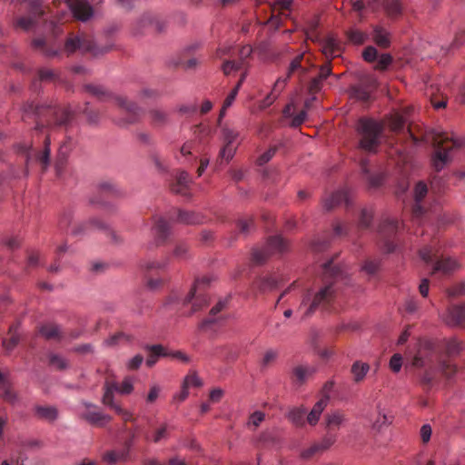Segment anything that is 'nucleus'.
I'll return each instance as SVG.
<instances>
[{"instance_id": "f3484780", "label": "nucleus", "mask_w": 465, "mask_h": 465, "mask_svg": "<svg viewBox=\"0 0 465 465\" xmlns=\"http://www.w3.org/2000/svg\"><path fill=\"white\" fill-rule=\"evenodd\" d=\"M81 418L93 426L102 427L112 420L111 416L100 411H89L82 414Z\"/></svg>"}, {"instance_id": "2f4dec72", "label": "nucleus", "mask_w": 465, "mask_h": 465, "mask_svg": "<svg viewBox=\"0 0 465 465\" xmlns=\"http://www.w3.org/2000/svg\"><path fill=\"white\" fill-rule=\"evenodd\" d=\"M439 367L442 375L447 379L452 378L457 372V365L450 360H440Z\"/></svg>"}, {"instance_id": "a18cd8bd", "label": "nucleus", "mask_w": 465, "mask_h": 465, "mask_svg": "<svg viewBox=\"0 0 465 465\" xmlns=\"http://www.w3.org/2000/svg\"><path fill=\"white\" fill-rule=\"evenodd\" d=\"M305 413V409L296 408L289 412L288 417L293 423H295L296 425H300L302 424L303 422Z\"/></svg>"}, {"instance_id": "ea45409f", "label": "nucleus", "mask_w": 465, "mask_h": 465, "mask_svg": "<svg viewBox=\"0 0 465 465\" xmlns=\"http://www.w3.org/2000/svg\"><path fill=\"white\" fill-rule=\"evenodd\" d=\"M38 79L41 82H54L59 78L58 74L48 68H40L37 72Z\"/></svg>"}, {"instance_id": "7c9ffc66", "label": "nucleus", "mask_w": 465, "mask_h": 465, "mask_svg": "<svg viewBox=\"0 0 465 465\" xmlns=\"http://www.w3.org/2000/svg\"><path fill=\"white\" fill-rule=\"evenodd\" d=\"M141 24L143 26H153L156 33H162L165 28V23L163 21L151 15H143Z\"/></svg>"}, {"instance_id": "052dcab7", "label": "nucleus", "mask_w": 465, "mask_h": 465, "mask_svg": "<svg viewBox=\"0 0 465 465\" xmlns=\"http://www.w3.org/2000/svg\"><path fill=\"white\" fill-rule=\"evenodd\" d=\"M277 147H270L266 152H264L262 154H261L258 159L257 163L259 165H263L267 163L276 153Z\"/></svg>"}, {"instance_id": "c03bdc74", "label": "nucleus", "mask_w": 465, "mask_h": 465, "mask_svg": "<svg viewBox=\"0 0 465 465\" xmlns=\"http://www.w3.org/2000/svg\"><path fill=\"white\" fill-rule=\"evenodd\" d=\"M308 373V370L303 366H296L292 370V376L294 378V381L299 385H302L306 381V376Z\"/></svg>"}, {"instance_id": "13d9d810", "label": "nucleus", "mask_w": 465, "mask_h": 465, "mask_svg": "<svg viewBox=\"0 0 465 465\" xmlns=\"http://www.w3.org/2000/svg\"><path fill=\"white\" fill-rule=\"evenodd\" d=\"M124 339L127 341H130L132 340L131 336L125 334L124 332L119 331L114 333V335L110 336L106 341L105 343L108 346H114L118 344L119 341Z\"/></svg>"}, {"instance_id": "e433bc0d", "label": "nucleus", "mask_w": 465, "mask_h": 465, "mask_svg": "<svg viewBox=\"0 0 465 465\" xmlns=\"http://www.w3.org/2000/svg\"><path fill=\"white\" fill-rule=\"evenodd\" d=\"M236 226L241 233L246 235L254 228V219L252 216L238 219L236 221Z\"/></svg>"}, {"instance_id": "b1692460", "label": "nucleus", "mask_w": 465, "mask_h": 465, "mask_svg": "<svg viewBox=\"0 0 465 465\" xmlns=\"http://www.w3.org/2000/svg\"><path fill=\"white\" fill-rule=\"evenodd\" d=\"M35 415L42 420H48L50 422L54 421L58 417V411L54 406H40L35 407Z\"/></svg>"}, {"instance_id": "c9c22d12", "label": "nucleus", "mask_w": 465, "mask_h": 465, "mask_svg": "<svg viewBox=\"0 0 465 465\" xmlns=\"http://www.w3.org/2000/svg\"><path fill=\"white\" fill-rule=\"evenodd\" d=\"M272 255V252L268 250L266 245L262 249H253L252 259L257 264H262Z\"/></svg>"}, {"instance_id": "69168bd1", "label": "nucleus", "mask_w": 465, "mask_h": 465, "mask_svg": "<svg viewBox=\"0 0 465 465\" xmlns=\"http://www.w3.org/2000/svg\"><path fill=\"white\" fill-rule=\"evenodd\" d=\"M189 247L185 243L176 245L173 250V255L177 259H186L188 257Z\"/></svg>"}, {"instance_id": "de8ad7c7", "label": "nucleus", "mask_w": 465, "mask_h": 465, "mask_svg": "<svg viewBox=\"0 0 465 465\" xmlns=\"http://www.w3.org/2000/svg\"><path fill=\"white\" fill-rule=\"evenodd\" d=\"M114 391H115V390L114 389L113 384L109 385L106 382L105 385H104V393L103 398H102L103 404L107 405L109 407H111L112 405L114 404Z\"/></svg>"}, {"instance_id": "6e6552de", "label": "nucleus", "mask_w": 465, "mask_h": 465, "mask_svg": "<svg viewBox=\"0 0 465 465\" xmlns=\"http://www.w3.org/2000/svg\"><path fill=\"white\" fill-rule=\"evenodd\" d=\"M209 282H210V280L206 277H204L201 280H196L193 286L191 288L190 292L184 298V301H183L184 304L193 302L191 314H193L196 312H199L202 309H203L204 307L208 306L209 299L207 298V296L202 295V294L195 296V292H196V287L198 284H200V283L209 284Z\"/></svg>"}, {"instance_id": "473e14b6", "label": "nucleus", "mask_w": 465, "mask_h": 465, "mask_svg": "<svg viewBox=\"0 0 465 465\" xmlns=\"http://www.w3.org/2000/svg\"><path fill=\"white\" fill-rule=\"evenodd\" d=\"M37 23L32 16H20L14 22L15 28H20L25 32L31 30Z\"/></svg>"}, {"instance_id": "c756f323", "label": "nucleus", "mask_w": 465, "mask_h": 465, "mask_svg": "<svg viewBox=\"0 0 465 465\" xmlns=\"http://www.w3.org/2000/svg\"><path fill=\"white\" fill-rule=\"evenodd\" d=\"M46 7L44 5L43 0H31L28 3V12L30 16L38 19L45 15Z\"/></svg>"}, {"instance_id": "49530a36", "label": "nucleus", "mask_w": 465, "mask_h": 465, "mask_svg": "<svg viewBox=\"0 0 465 465\" xmlns=\"http://www.w3.org/2000/svg\"><path fill=\"white\" fill-rule=\"evenodd\" d=\"M336 441V436L333 434H326L320 442L316 443L318 445L320 451L323 452L330 449L334 442Z\"/></svg>"}, {"instance_id": "8fccbe9b", "label": "nucleus", "mask_w": 465, "mask_h": 465, "mask_svg": "<svg viewBox=\"0 0 465 465\" xmlns=\"http://www.w3.org/2000/svg\"><path fill=\"white\" fill-rule=\"evenodd\" d=\"M188 388L193 386L200 388L203 386V381L196 372L189 373L186 375L183 381Z\"/></svg>"}, {"instance_id": "6ab92c4d", "label": "nucleus", "mask_w": 465, "mask_h": 465, "mask_svg": "<svg viewBox=\"0 0 465 465\" xmlns=\"http://www.w3.org/2000/svg\"><path fill=\"white\" fill-rule=\"evenodd\" d=\"M382 8L390 18H397L401 15L403 5L401 0H384Z\"/></svg>"}, {"instance_id": "4468645a", "label": "nucleus", "mask_w": 465, "mask_h": 465, "mask_svg": "<svg viewBox=\"0 0 465 465\" xmlns=\"http://www.w3.org/2000/svg\"><path fill=\"white\" fill-rule=\"evenodd\" d=\"M376 87L375 81H372L368 86L358 84L352 85L349 89L350 97L361 102H367L371 97L370 87Z\"/></svg>"}, {"instance_id": "680f3d73", "label": "nucleus", "mask_w": 465, "mask_h": 465, "mask_svg": "<svg viewBox=\"0 0 465 465\" xmlns=\"http://www.w3.org/2000/svg\"><path fill=\"white\" fill-rule=\"evenodd\" d=\"M378 56L377 49L371 45L367 46L362 52L363 59L368 63H373Z\"/></svg>"}, {"instance_id": "774afa93", "label": "nucleus", "mask_w": 465, "mask_h": 465, "mask_svg": "<svg viewBox=\"0 0 465 465\" xmlns=\"http://www.w3.org/2000/svg\"><path fill=\"white\" fill-rule=\"evenodd\" d=\"M380 268V262L378 261H366L362 266V270L370 275L375 274Z\"/></svg>"}, {"instance_id": "cd10ccee", "label": "nucleus", "mask_w": 465, "mask_h": 465, "mask_svg": "<svg viewBox=\"0 0 465 465\" xmlns=\"http://www.w3.org/2000/svg\"><path fill=\"white\" fill-rule=\"evenodd\" d=\"M38 331L45 340L61 339V329L56 324L42 325Z\"/></svg>"}, {"instance_id": "dca6fc26", "label": "nucleus", "mask_w": 465, "mask_h": 465, "mask_svg": "<svg viewBox=\"0 0 465 465\" xmlns=\"http://www.w3.org/2000/svg\"><path fill=\"white\" fill-rule=\"evenodd\" d=\"M329 399L330 397L325 395L314 404L307 416V421L309 424L315 425L319 421L321 414L328 404Z\"/></svg>"}, {"instance_id": "f8f14e48", "label": "nucleus", "mask_w": 465, "mask_h": 465, "mask_svg": "<svg viewBox=\"0 0 465 465\" xmlns=\"http://www.w3.org/2000/svg\"><path fill=\"white\" fill-rule=\"evenodd\" d=\"M345 203L347 205L350 204L349 197L346 191H337L332 193L330 196L326 197L322 201V205L325 211L330 212L335 207Z\"/></svg>"}, {"instance_id": "f257e3e1", "label": "nucleus", "mask_w": 465, "mask_h": 465, "mask_svg": "<svg viewBox=\"0 0 465 465\" xmlns=\"http://www.w3.org/2000/svg\"><path fill=\"white\" fill-rule=\"evenodd\" d=\"M25 114H34L38 118L48 117V127L66 126L72 121L74 113L67 106L39 104L27 101L22 106Z\"/></svg>"}, {"instance_id": "4c0bfd02", "label": "nucleus", "mask_w": 465, "mask_h": 465, "mask_svg": "<svg viewBox=\"0 0 465 465\" xmlns=\"http://www.w3.org/2000/svg\"><path fill=\"white\" fill-rule=\"evenodd\" d=\"M461 351L460 343L456 338H451L446 341L445 354L448 357H453L460 354Z\"/></svg>"}, {"instance_id": "9b49d317", "label": "nucleus", "mask_w": 465, "mask_h": 465, "mask_svg": "<svg viewBox=\"0 0 465 465\" xmlns=\"http://www.w3.org/2000/svg\"><path fill=\"white\" fill-rule=\"evenodd\" d=\"M149 352L145 364L147 367L152 368L158 361L161 357H169L170 353L166 348L162 344L145 345L143 347Z\"/></svg>"}, {"instance_id": "9d476101", "label": "nucleus", "mask_w": 465, "mask_h": 465, "mask_svg": "<svg viewBox=\"0 0 465 465\" xmlns=\"http://www.w3.org/2000/svg\"><path fill=\"white\" fill-rule=\"evenodd\" d=\"M74 17L79 21L86 22L94 15V9L90 4L84 1H77L73 3L72 1L67 3Z\"/></svg>"}, {"instance_id": "4be33fe9", "label": "nucleus", "mask_w": 465, "mask_h": 465, "mask_svg": "<svg viewBox=\"0 0 465 465\" xmlns=\"http://www.w3.org/2000/svg\"><path fill=\"white\" fill-rule=\"evenodd\" d=\"M370 368L369 363L361 362V361H354L351 368L353 381L356 383L362 381Z\"/></svg>"}, {"instance_id": "603ef678", "label": "nucleus", "mask_w": 465, "mask_h": 465, "mask_svg": "<svg viewBox=\"0 0 465 465\" xmlns=\"http://www.w3.org/2000/svg\"><path fill=\"white\" fill-rule=\"evenodd\" d=\"M3 392L0 394V396L10 403H15L17 400V396L15 392L11 389V387L7 384H3L2 386Z\"/></svg>"}, {"instance_id": "423d86ee", "label": "nucleus", "mask_w": 465, "mask_h": 465, "mask_svg": "<svg viewBox=\"0 0 465 465\" xmlns=\"http://www.w3.org/2000/svg\"><path fill=\"white\" fill-rule=\"evenodd\" d=\"M441 349L440 341L438 339L421 337L417 341V351L412 360V365L422 368L433 362V358Z\"/></svg>"}, {"instance_id": "1a4fd4ad", "label": "nucleus", "mask_w": 465, "mask_h": 465, "mask_svg": "<svg viewBox=\"0 0 465 465\" xmlns=\"http://www.w3.org/2000/svg\"><path fill=\"white\" fill-rule=\"evenodd\" d=\"M443 322L450 327H458L464 324L465 303L450 305L443 317Z\"/></svg>"}, {"instance_id": "aec40b11", "label": "nucleus", "mask_w": 465, "mask_h": 465, "mask_svg": "<svg viewBox=\"0 0 465 465\" xmlns=\"http://www.w3.org/2000/svg\"><path fill=\"white\" fill-rule=\"evenodd\" d=\"M154 229L156 231V245L163 244L170 235L169 223L165 219L159 218L155 223Z\"/></svg>"}, {"instance_id": "f704fd0d", "label": "nucleus", "mask_w": 465, "mask_h": 465, "mask_svg": "<svg viewBox=\"0 0 465 465\" xmlns=\"http://www.w3.org/2000/svg\"><path fill=\"white\" fill-rule=\"evenodd\" d=\"M344 415L341 411H334L325 416V422L328 428L337 427L339 428L344 421Z\"/></svg>"}, {"instance_id": "6e6d98bb", "label": "nucleus", "mask_w": 465, "mask_h": 465, "mask_svg": "<svg viewBox=\"0 0 465 465\" xmlns=\"http://www.w3.org/2000/svg\"><path fill=\"white\" fill-rule=\"evenodd\" d=\"M372 213L367 209H362L361 213L359 226L361 228H368L372 222Z\"/></svg>"}, {"instance_id": "5701e85b", "label": "nucleus", "mask_w": 465, "mask_h": 465, "mask_svg": "<svg viewBox=\"0 0 465 465\" xmlns=\"http://www.w3.org/2000/svg\"><path fill=\"white\" fill-rule=\"evenodd\" d=\"M101 197L115 198L122 195L121 191L110 182H102L96 187Z\"/></svg>"}, {"instance_id": "0eeeda50", "label": "nucleus", "mask_w": 465, "mask_h": 465, "mask_svg": "<svg viewBox=\"0 0 465 465\" xmlns=\"http://www.w3.org/2000/svg\"><path fill=\"white\" fill-rule=\"evenodd\" d=\"M334 299L335 291L333 289V285L331 283L325 285L315 293L311 304L304 312V316L309 317L312 315L320 307L323 308L329 306Z\"/></svg>"}, {"instance_id": "09e8293b", "label": "nucleus", "mask_w": 465, "mask_h": 465, "mask_svg": "<svg viewBox=\"0 0 465 465\" xmlns=\"http://www.w3.org/2000/svg\"><path fill=\"white\" fill-rule=\"evenodd\" d=\"M393 58L390 54H382L375 66L376 70L385 71L391 64Z\"/></svg>"}, {"instance_id": "bf43d9fd", "label": "nucleus", "mask_w": 465, "mask_h": 465, "mask_svg": "<svg viewBox=\"0 0 465 465\" xmlns=\"http://www.w3.org/2000/svg\"><path fill=\"white\" fill-rule=\"evenodd\" d=\"M383 180H384V177L381 173L369 174L367 177L369 188H371V189L379 188L382 184Z\"/></svg>"}, {"instance_id": "7ed1b4c3", "label": "nucleus", "mask_w": 465, "mask_h": 465, "mask_svg": "<svg viewBox=\"0 0 465 465\" xmlns=\"http://www.w3.org/2000/svg\"><path fill=\"white\" fill-rule=\"evenodd\" d=\"M465 145V138H454L446 133H436L432 136V146L435 151L431 155V166L439 173L451 161L449 153L453 148Z\"/></svg>"}, {"instance_id": "0e129e2a", "label": "nucleus", "mask_w": 465, "mask_h": 465, "mask_svg": "<svg viewBox=\"0 0 465 465\" xmlns=\"http://www.w3.org/2000/svg\"><path fill=\"white\" fill-rule=\"evenodd\" d=\"M123 458H124L123 453H119L114 450L107 451L103 456V460L109 464H114Z\"/></svg>"}, {"instance_id": "a211bd4d", "label": "nucleus", "mask_w": 465, "mask_h": 465, "mask_svg": "<svg viewBox=\"0 0 465 465\" xmlns=\"http://www.w3.org/2000/svg\"><path fill=\"white\" fill-rule=\"evenodd\" d=\"M288 242L281 235L271 236L267 239L266 247L272 252V254L274 252H284L288 250Z\"/></svg>"}, {"instance_id": "393cba45", "label": "nucleus", "mask_w": 465, "mask_h": 465, "mask_svg": "<svg viewBox=\"0 0 465 465\" xmlns=\"http://www.w3.org/2000/svg\"><path fill=\"white\" fill-rule=\"evenodd\" d=\"M373 41L381 48L386 49L391 46L390 34L381 26H375L373 29Z\"/></svg>"}, {"instance_id": "bb28decb", "label": "nucleus", "mask_w": 465, "mask_h": 465, "mask_svg": "<svg viewBox=\"0 0 465 465\" xmlns=\"http://www.w3.org/2000/svg\"><path fill=\"white\" fill-rule=\"evenodd\" d=\"M173 429V427L170 426L166 422H163L160 424V426L153 431L150 440L153 443H159L162 440H167L170 438V433Z\"/></svg>"}, {"instance_id": "ddd939ff", "label": "nucleus", "mask_w": 465, "mask_h": 465, "mask_svg": "<svg viewBox=\"0 0 465 465\" xmlns=\"http://www.w3.org/2000/svg\"><path fill=\"white\" fill-rule=\"evenodd\" d=\"M178 222L187 225H197L205 223V216L198 212L178 210Z\"/></svg>"}, {"instance_id": "72a5a7b5", "label": "nucleus", "mask_w": 465, "mask_h": 465, "mask_svg": "<svg viewBox=\"0 0 465 465\" xmlns=\"http://www.w3.org/2000/svg\"><path fill=\"white\" fill-rule=\"evenodd\" d=\"M345 34L348 40L356 45H363L367 40V35L357 29H349Z\"/></svg>"}, {"instance_id": "37998d69", "label": "nucleus", "mask_w": 465, "mask_h": 465, "mask_svg": "<svg viewBox=\"0 0 465 465\" xmlns=\"http://www.w3.org/2000/svg\"><path fill=\"white\" fill-rule=\"evenodd\" d=\"M281 86V78H278L277 81L274 84V86L272 88V91L271 94H269L263 100V104L265 106L271 105L275 99L277 98L279 93L282 90Z\"/></svg>"}, {"instance_id": "a878e982", "label": "nucleus", "mask_w": 465, "mask_h": 465, "mask_svg": "<svg viewBox=\"0 0 465 465\" xmlns=\"http://www.w3.org/2000/svg\"><path fill=\"white\" fill-rule=\"evenodd\" d=\"M458 267V263L455 260L450 258H445L437 261L433 266L432 273L437 272H442L444 274L451 273Z\"/></svg>"}, {"instance_id": "e2e57ef3", "label": "nucleus", "mask_w": 465, "mask_h": 465, "mask_svg": "<svg viewBox=\"0 0 465 465\" xmlns=\"http://www.w3.org/2000/svg\"><path fill=\"white\" fill-rule=\"evenodd\" d=\"M277 282L272 277H266L260 280L259 288L262 291L272 290L276 287Z\"/></svg>"}, {"instance_id": "20e7f679", "label": "nucleus", "mask_w": 465, "mask_h": 465, "mask_svg": "<svg viewBox=\"0 0 465 465\" xmlns=\"http://www.w3.org/2000/svg\"><path fill=\"white\" fill-rule=\"evenodd\" d=\"M84 89L85 92L96 97L101 102L114 99L117 104L121 108L124 109L126 113L129 114L128 118L126 120L121 121L119 124L124 125L128 124H136L140 122L143 114V110L135 103L129 102L125 97L123 96H114L103 85L87 84L84 85Z\"/></svg>"}, {"instance_id": "39448f33", "label": "nucleus", "mask_w": 465, "mask_h": 465, "mask_svg": "<svg viewBox=\"0 0 465 465\" xmlns=\"http://www.w3.org/2000/svg\"><path fill=\"white\" fill-rule=\"evenodd\" d=\"M113 49L112 45L98 46L94 40L85 35L70 34L64 42V51L67 56H71L77 50L83 54H91L94 57L101 56Z\"/></svg>"}, {"instance_id": "412c9836", "label": "nucleus", "mask_w": 465, "mask_h": 465, "mask_svg": "<svg viewBox=\"0 0 465 465\" xmlns=\"http://www.w3.org/2000/svg\"><path fill=\"white\" fill-rule=\"evenodd\" d=\"M340 49V43L332 35H328L326 39L322 41V53L329 60L333 59L335 57V52Z\"/></svg>"}, {"instance_id": "4d7b16f0", "label": "nucleus", "mask_w": 465, "mask_h": 465, "mask_svg": "<svg viewBox=\"0 0 465 465\" xmlns=\"http://www.w3.org/2000/svg\"><path fill=\"white\" fill-rule=\"evenodd\" d=\"M322 85H323V80L320 79L317 76L313 77L310 81L309 85H308L309 94H313V95L318 94L322 90Z\"/></svg>"}, {"instance_id": "3c124183", "label": "nucleus", "mask_w": 465, "mask_h": 465, "mask_svg": "<svg viewBox=\"0 0 465 465\" xmlns=\"http://www.w3.org/2000/svg\"><path fill=\"white\" fill-rule=\"evenodd\" d=\"M428 193L427 184L424 182H419L416 183L414 188V198L416 202H420L426 196Z\"/></svg>"}, {"instance_id": "5fc2aeb1", "label": "nucleus", "mask_w": 465, "mask_h": 465, "mask_svg": "<svg viewBox=\"0 0 465 465\" xmlns=\"http://www.w3.org/2000/svg\"><path fill=\"white\" fill-rule=\"evenodd\" d=\"M264 419H265L264 412L256 411L250 415L247 425L248 426L252 425L254 428H257L264 420Z\"/></svg>"}, {"instance_id": "338daca9", "label": "nucleus", "mask_w": 465, "mask_h": 465, "mask_svg": "<svg viewBox=\"0 0 465 465\" xmlns=\"http://www.w3.org/2000/svg\"><path fill=\"white\" fill-rule=\"evenodd\" d=\"M402 365V357L399 353H395L390 360V368L393 372H399Z\"/></svg>"}, {"instance_id": "79ce46f5", "label": "nucleus", "mask_w": 465, "mask_h": 465, "mask_svg": "<svg viewBox=\"0 0 465 465\" xmlns=\"http://www.w3.org/2000/svg\"><path fill=\"white\" fill-rule=\"evenodd\" d=\"M49 363L54 366L58 371H64L68 368L67 361L58 354H51L49 356Z\"/></svg>"}, {"instance_id": "c85d7f7f", "label": "nucleus", "mask_w": 465, "mask_h": 465, "mask_svg": "<svg viewBox=\"0 0 465 465\" xmlns=\"http://www.w3.org/2000/svg\"><path fill=\"white\" fill-rule=\"evenodd\" d=\"M406 118L400 114H394L388 117V126L393 133H401L404 130Z\"/></svg>"}, {"instance_id": "f03ea898", "label": "nucleus", "mask_w": 465, "mask_h": 465, "mask_svg": "<svg viewBox=\"0 0 465 465\" xmlns=\"http://www.w3.org/2000/svg\"><path fill=\"white\" fill-rule=\"evenodd\" d=\"M356 131L360 135L359 148L369 153H376L381 143L384 124L373 118L361 117Z\"/></svg>"}, {"instance_id": "58836bf2", "label": "nucleus", "mask_w": 465, "mask_h": 465, "mask_svg": "<svg viewBox=\"0 0 465 465\" xmlns=\"http://www.w3.org/2000/svg\"><path fill=\"white\" fill-rule=\"evenodd\" d=\"M113 387L119 393L125 395L132 393L134 391L133 381L130 377H125L119 386L116 383H113Z\"/></svg>"}, {"instance_id": "2eb2a0df", "label": "nucleus", "mask_w": 465, "mask_h": 465, "mask_svg": "<svg viewBox=\"0 0 465 465\" xmlns=\"http://www.w3.org/2000/svg\"><path fill=\"white\" fill-rule=\"evenodd\" d=\"M19 328V322L14 323L9 327L8 335L10 337L2 341V345L6 351H11L18 345L20 341Z\"/></svg>"}, {"instance_id": "864d4df0", "label": "nucleus", "mask_w": 465, "mask_h": 465, "mask_svg": "<svg viewBox=\"0 0 465 465\" xmlns=\"http://www.w3.org/2000/svg\"><path fill=\"white\" fill-rule=\"evenodd\" d=\"M447 294L449 297H460L465 295V282H460L450 287L447 290Z\"/></svg>"}, {"instance_id": "a19ab883", "label": "nucleus", "mask_w": 465, "mask_h": 465, "mask_svg": "<svg viewBox=\"0 0 465 465\" xmlns=\"http://www.w3.org/2000/svg\"><path fill=\"white\" fill-rule=\"evenodd\" d=\"M149 114L153 125H163L167 122V114L163 111L153 109L149 111Z\"/></svg>"}]
</instances>
